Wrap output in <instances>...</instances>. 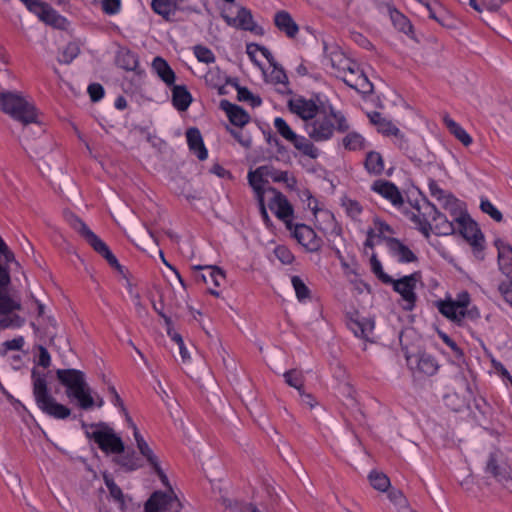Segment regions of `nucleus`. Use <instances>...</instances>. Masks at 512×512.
I'll use <instances>...</instances> for the list:
<instances>
[{
    "label": "nucleus",
    "mask_w": 512,
    "mask_h": 512,
    "mask_svg": "<svg viewBox=\"0 0 512 512\" xmlns=\"http://www.w3.org/2000/svg\"><path fill=\"white\" fill-rule=\"evenodd\" d=\"M128 427L131 428L136 447L149 467L158 475L166 491H155L145 504V512H180L182 504L172 489L169 479L162 469L161 461L149 443L140 433L136 424L128 418Z\"/></svg>",
    "instance_id": "1"
},
{
    "label": "nucleus",
    "mask_w": 512,
    "mask_h": 512,
    "mask_svg": "<svg viewBox=\"0 0 512 512\" xmlns=\"http://www.w3.org/2000/svg\"><path fill=\"white\" fill-rule=\"evenodd\" d=\"M11 264L20 267L14 253L0 236V329L19 328L25 323V318L18 313L22 309L21 301L5 291L10 283Z\"/></svg>",
    "instance_id": "2"
},
{
    "label": "nucleus",
    "mask_w": 512,
    "mask_h": 512,
    "mask_svg": "<svg viewBox=\"0 0 512 512\" xmlns=\"http://www.w3.org/2000/svg\"><path fill=\"white\" fill-rule=\"evenodd\" d=\"M303 129L311 140L321 143L331 140L335 130L347 131L349 123L345 115L329 103L324 104L322 110L311 121L304 123Z\"/></svg>",
    "instance_id": "3"
},
{
    "label": "nucleus",
    "mask_w": 512,
    "mask_h": 512,
    "mask_svg": "<svg viewBox=\"0 0 512 512\" xmlns=\"http://www.w3.org/2000/svg\"><path fill=\"white\" fill-rule=\"evenodd\" d=\"M435 306L441 315L457 325L466 318L475 320L480 317L479 309L471 305V296L465 290L458 292L455 298L447 296L436 301Z\"/></svg>",
    "instance_id": "4"
},
{
    "label": "nucleus",
    "mask_w": 512,
    "mask_h": 512,
    "mask_svg": "<svg viewBox=\"0 0 512 512\" xmlns=\"http://www.w3.org/2000/svg\"><path fill=\"white\" fill-rule=\"evenodd\" d=\"M0 110L23 125L38 123L34 104L21 92L0 91Z\"/></svg>",
    "instance_id": "5"
},
{
    "label": "nucleus",
    "mask_w": 512,
    "mask_h": 512,
    "mask_svg": "<svg viewBox=\"0 0 512 512\" xmlns=\"http://www.w3.org/2000/svg\"><path fill=\"white\" fill-rule=\"evenodd\" d=\"M59 381L66 387L67 396L76 400L79 407L87 410L95 404L92 390L85 381L84 374L75 369H63L57 371Z\"/></svg>",
    "instance_id": "6"
},
{
    "label": "nucleus",
    "mask_w": 512,
    "mask_h": 512,
    "mask_svg": "<svg viewBox=\"0 0 512 512\" xmlns=\"http://www.w3.org/2000/svg\"><path fill=\"white\" fill-rule=\"evenodd\" d=\"M421 280L419 273L415 272L409 275L393 279L387 284L392 285L393 290L401 297L402 308L406 311H412L416 307L417 302V285Z\"/></svg>",
    "instance_id": "7"
},
{
    "label": "nucleus",
    "mask_w": 512,
    "mask_h": 512,
    "mask_svg": "<svg viewBox=\"0 0 512 512\" xmlns=\"http://www.w3.org/2000/svg\"><path fill=\"white\" fill-rule=\"evenodd\" d=\"M83 427L87 428L86 425H83ZM86 434L106 453L118 454L124 450L123 441L112 429L99 425H91L89 429H86Z\"/></svg>",
    "instance_id": "8"
},
{
    "label": "nucleus",
    "mask_w": 512,
    "mask_h": 512,
    "mask_svg": "<svg viewBox=\"0 0 512 512\" xmlns=\"http://www.w3.org/2000/svg\"><path fill=\"white\" fill-rule=\"evenodd\" d=\"M72 226L111 266L120 267L109 247L80 218L73 217Z\"/></svg>",
    "instance_id": "9"
},
{
    "label": "nucleus",
    "mask_w": 512,
    "mask_h": 512,
    "mask_svg": "<svg viewBox=\"0 0 512 512\" xmlns=\"http://www.w3.org/2000/svg\"><path fill=\"white\" fill-rule=\"evenodd\" d=\"M450 214L451 217H454L456 231L472 246H480L483 239L482 234L476 222L463 212L462 204L457 207L456 211H451Z\"/></svg>",
    "instance_id": "10"
},
{
    "label": "nucleus",
    "mask_w": 512,
    "mask_h": 512,
    "mask_svg": "<svg viewBox=\"0 0 512 512\" xmlns=\"http://www.w3.org/2000/svg\"><path fill=\"white\" fill-rule=\"evenodd\" d=\"M329 101H323L319 98L307 99L302 96H296L289 100L288 107L290 111L301 118L304 123L311 121Z\"/></svg>",
    "instance_id": "11"
},
{
    "label": "nucleus",
    "mask_w": 512,
    "mask_h": 512,
    "mask_svg": "<svg viewBox=\"0 0 512 512\" xmlns=\"http://www.w3.org/2000/svg\"><path fill=\"white\" fill-rule=\"evenodd\" d=\"M266 203L276 217L285 223L286 228L292 230L294 210L286 196L276 189H269Z\"/></svg>",
    "instance_id": "12"
},
{
    "label": "nucleus",
    "mask_w": 512,
    "mask_h": 512,
    "mask_svg": "<svg viewBox=\"0 0 512 512\" xmlns=\"http://www.w3.org/2000/svg\"><path fill=\"white\" fill-rule=\"evenodd\" d=\"M425 215L430 216L431 232L436 235H451L456 231L454 217L449 220L446 215L440 213L436 206L428 201H424L422 208Z\"/></svg>",
    "instance_id": "13"
},
{
    "label": "nucleus",
    "mask_w": 512,
    "mask_h": 512,
    "mask_svg": "<svg viewBox=\"0 0 512 512\" xmlns=\"http://www.w3.org/2000/svg\"><path fill=\"white\" fill-rule=\"evenodd\" d=\"M353 63L338 47L325 46L323 65L332 75L339 78L347 69L353 67Z\"/></svg>",
    "instance_id": "14"
},
{
    "label": "nucleus",
    "mask_w": 512,
    "mask_h": 512,
    "mask_svg": "<svg viewBox=\"0 0 512 512\" xmlns=\"http://www.w3.org/2000/svg\"><path fill=\"white\" fill-rule=\"evenodd\" d=\"M406 361L410 370L427 376L436 374L439 369V364L435 357L425 352L407 354Z\"/></svg>",
    "instance_id": "15"
},
{
    "label": "nucleus",
    "mask_w": 512,
    "mask_h": 512,
    "mask_svg": "<svg viewBox=\"0 0 512 512\" xmlns=\"http://www.w3.org/2000/svg\"><path fill=\"white\" fill-rule=\"evenodd\" d=\"M370 190L388 201L395 208H400L404 203L399 188L391 181L384 179L375 180L371 184Z\"/></svg>",
    "instance_id": "16"
},
{
    "label": "nucleus",
    "mask_w": 512,
    "mask_h": 512,
    "mask_svg": "<svg viewBox=\"0 0 512 512\" xmlns=\"http://www.w3.org/2000/svg\"><path fill=\"white\" fill-rule=\"evenodd\" d=\"M32 13L42 22L57 29H66L68 20L45 2L32 5Z\"/></svg>",
    "instance_id": "17"
},
{
    "label": "nucleus",
    "mask_w": 512,
    "mask_h": 512,
    "mask_svg": "<svg viewBox=\"0 0 512 512\" xmlns=\"http://www.w3.org/2000/svg\"><path fill=\"white\" fill-rule=\"evenodd\" d=\"M297 242L310 252L318 251L321 247L322 240L315 231L305 224H293L292 230H289Z\"/></svg>",
    "instance_id": "18"
},
{
    "label": "nucleus",
    "mask_w": 512,
    "mask_h": 512,
    "mask_svg": "<svg viewBox=\"0 0 512 512\" xmlns=\"http://www.w3.org/2000/svg\"><path fill=\"white\" fill-rule=\"evenodd\" d=\"M343 82L360 93H370L373 90V85L367 78V76L359 70L356 63H353V67L347 69L340 77Z\"/></svg>",
    "instance_id": "19"
},
{
    "label": "nucleus",
    "mask_w": 512,
    "mask_h": 512,
    "mask_svg": "<svg viewBox=\"0 0 512 512\" xmlns=\"http://www.w3.org/2000/svg\"><path fill=\"white\" fill-rule=\"evenodd\" d=\"M248 183L254 191L256 200L266 199L269 189V177H267L266 166H259L255 170H250L247 175Z\"/></svg>",
    "instance_id": "20"
},
{
    "label": "nucleus",
    "mask_w": 512,
    "mask_h": 512,
    "mask_svg": "<svg viewBox=\"0 0 512 512\" xmlns=\"http://www.w3.org/2000/svg\"><path fill=\"white\" fill-rule=\"evenodd\" d=\"M394 234L393 228L380 218L373 220L372 226L367 231V239L365 242L366 246L373 247L380 244L382 241L388 243V239H394L391 237Z\"/></svg>",
    "instance_id": "21"
},
{
    "label": "nucleus",
    "mask_w": 512,
    "mask_h": 512,
    "mask_svg": "<svg viewBox=\"0 0 512 512\" xmlns=\"http://www.w3.org/2000/svg\"><path fill=\"white\" fill-rule=\"evenodd\" d=\"M222 17L230 27L251 32H254L257 29V25L253 20L250 10L244 7L239 8L236 16L234 17L227 13H223Z\"/></svg>",
    "instance_id": "22"
},
{
    "label": "nucleus",
    "mask_w": 512,
    "mask_h": 512,
    "mask_svg": "<svg viewBox=\"0 0 512 512\" xmlns=\"http://www.w3.org/2000/svg\"><path fill=\"white\" fill-rule=\"evenodd\" d=\"M390 255L399 263H412L417 260L415 253L399 239H388Z\"/></svg>",
    "instance_id": "23"
},
{
    "label": "nucleus",
    "mask_w": 512,
    "mask_h": 512,
    "mask_svg": "<svg viewBox=\"0 0 512 512\" xmlns=\"http://www.w3.org/2000/svg\"><path fill=\"white\" fill-rule=\"evenodd\" d=\"M485 472L491 474L501 483L512 482L510 468L506 464L498 463V456L496 453H491L489 455Z\"/></svg>",
    "instance_id": "24"
},
{
    "label": "nucleus",
    "mask_w": 512,
    "mask_h": 512,
    "mask_svg": "<svg viewBox=\"0 0 512 512\" xmlns=\"http://www.w3.org/2000/svg\"><path fill=\"white\" fill-rule=\"evenodd\" d=\"M37 406L48 416L59 420L66 419L71 414V410L67 406L58 403L52 396L39 401Z\"/></svg>",
    "instance_id": "25"
},
{
    "label": "nucleus",
    "mask_w": 512,
    "mask_h": 512,
    "mask_svg": "<svg viewBox=\"0 0 512 512\" xmlns=\"http://www.w3.org/2000/svg\"><path fill=\"white\" fill-rule=\"evenodd\" d=\"M429 191L431 196L438 200L442 207L449 212L456 211L457 207L462 204L453 195L441 189L435 181L429 182Z\"/></svg>",
    "instance_id": "26"
},
{
    "label": "nucleus",
    "mask_w": 512,
    "mask_h": 512,
    "mask_svg": "<svg viewBox=\"0 0 512 512\" xmlns=\"http://www.w3.org/2000/svg\"><path fill=\"white\" fill-rule=\"evenodd\" d=\"M424 201L425 200L418 203L412 211L407 212V217L425 237H429L431 233V221L430 216L425 215L422 211Z\"/></svg>",
    "instance_id": "27"
},
{
    "label": "nucleus",
    "mask_w": 512,
    "mask_h": 512,
    "mask_svg": "<svg viewBox=\"0 0 512 512\" xmlns=\"http://www.w3.org/2000/svg\"><path fill=\"white\" fill-rule=\"evenodd\" d=\"M186 138L189 149L197 156L201 161H204L208 157V150L206 149L202 135L197 128H189L186 131Z\"/></svg>",
    "instance_id": "28"
},
{
    "label": "nucleus",
    "mask_w": 512,
    "mask_h": 512,
    "mask_svg": "<svg viewBox=\"0 0 512 512\" xmlns=\"http://www.w3.org/2000/svg\"><path fill=\"white\" fill-rule=\"evenodd\" d=\"M348 327L356 337L368 340L374 330L375 323L372 318L357 317L349 321Z\"/></svg>",
    "instance_id": "29"
},
{
    "label": "nucleus",
    "mask_w": 512,
    "mask_h": 512,
    "mask_svg": "<svg viewBox=\"0 0 512 512\" xmlns=\"http://www.w3.org/2000/svg\"><path fill=\"white\" fill-rule=\"evenodd\" d=\"M274 22L276 27L290 38H294L299 31L297 23L286 11L277 12L274 17Z\"/></svg>",
    "instance_id": "30"
},
{
    "label": "nucleus",
    "mask_w": 512,
    "mask_h": 512,
    "mask_svg": "<svg viewBox=\"0 0 512 512\" xmlns=\"http://www.w3.org/2000/svg\"><path fill=\"white\" fill-rule=\"evenodd\" d=\"M194 270H207V274H201L202 280L209 285L210 283L213 284L215 287H220L223 282L225 281L226 275L225 272L217 267L212 265H194Z\"/></svg>",
    "instance_id": "31"
},
{
    "label": "nucleus",
    "mask_w": 512,
    "mask_h": 512,
    "mask_svg": "<svg viewBox=\"0 0 512 512\" xmlns=\"http://www.w3.org/2000/svg\"><path fill=\"white\" fill-rule=\"evenodd\" d=\"M221 105L223 109H225L232 124L242 127L250 121L249 114L240 106L231 104L227 101H223Z\"/></svg>",
    "instance_id": "32"
},
{
    "label": "nucleus",
    "mask_w": 512,
    "mask_h": 512,
    "mask_svg": "<svg viewBox=\"0 0 512 512\" xmlns=\"http://www.w3.org/2000/svg\"><path fill=\"white\" fill-rule=\"evenodd\" d=\"M192 103V95L183 85H175L172 89V104L180 112L186 111Z\"/></svg>",
    "instance_id": "33"
},
{
    "label": "nucleus",
    "mask_w": 512,
    "mask_h": 512,
    "mask_svg": "<svg viewBox=\"0 0 512 512\" xmlns=\"http://www.w3.org/2000/svg\"><path fill=\"white\" fill-rule=\"evenodd\" d=\"M33 394L36 403L48 398L50 395L47 389V376L44 372L36 369L32 370Z\"/></svg>",
    "instance_id": "34"
},
{
    "label": "nucleus",
    "mask_w": 512,
    "mask_h": 512,
    "mask_svg": "<svg viewBox=\"0 0 512 512\" xmlns=\"http://www.w3.org/2000/svg\"><path fill=\"white\" fill-rule=\"evenodd\" d=\"M308 136L299 135L292 143L295 149H297L302 155L310 158L317 159L321 155V150L315 146Z\"/></svg>",
    "instance_id": "35"
},
{
    "label": "nucleus",
    "mask_w": 512,
    "mask_h": 512,
    "mask_svg": "<svg viewBox=\"0 0 512 512\" xmlns=\"http://www.w3.org/2000/svg\"><path fill=\"white\" fill-rule=\"evenodd\" d=\"M152 68L165 84L172 85L175 82V73L163 58L155 57Z\"/></svg>",
    "instance_id": "36"
},
{
    "label": "nucleus",
    "mask_w": 512,
    "mask_h": 512,
    "mask_svg": "<svg viewBox=\"0 0 512 512\" xmlns=\"http://www.w3.org/2000/svg\"><path fill=\"white\" fill-rule=\"evenodd\" d=\"M388 13L394 27L403 32L406 35H410L413 32L412 24L409 19L392 6H388Z\"/></svg>",
    "instance_id": "37"
},
{
    "label": "nucleus",
    "mask_w": 512,
    "mask_h": 512,
    "mask_svg": "<svg viewBox=\"0 0 512 512\" xmlns=\"http://www.w3.org/2000/svg\"><path fill=\"white\" fill-rule=\"evenodd\" d=\"M446 127L449 129L450 133L455 136L464 146H469L472 144V137L468 134V132L456 121H454L449 116H445L443 119Z\"/></svg>",
    "instance_id": "38"
},
{
    "label": "nucleus",
    "mask_w": 512,
    "mask_h": 512,
    "mask_svg": "<svg viewBox=\"0 0 512 512\" xmlns=\"http://www.w3.org/2000/svg\"><path fill=\"white\" fill-rule=\"evenodd\" d=\"M364 164L367 172L374 175H380L385 168L381 154L376 151L367 153Z\"/></svg>",
    "instance_id": "39"
},
{
    "label": "nucleus",
    "mask_w": 512,
    "mask_h": 512,
    "mask_svg": "<svg viewBox=\"0 0 512 512\" xmlns=\"http://www.w3.org/2000/svg\"><path fill=\"white\" fill-rule=\"evenodd\" d=\"M151 8L156 14L168 20L174 15L177 4L176 1L174 2L172 0H152Z\"/></svg>",
    "instance_id": "40"
},
{
    "label": "nucleus",
    "mask_w": 512,
    "mask_h": 512,
    "mask_svg": "<svg viewBox=\"0 0 512 512\" xmlns=\"http://www.w3.org/2000/svg\"><path fill=\"white\" fill-rule=\"evenodd\" d=\"M377 130L385 136H395L399 141V147H404V144L406 143L404 136L392 121L385 119L382 123H379Z\"/></svg>",
    "instance_id": "41"
},
{
    "label": "nucleus",
    "mask_w": 512,
    "mask_h": 512,
    "mask_svg": "<svg viewBox=\"0 0 512 512\" xmlns=\"http://www.w3.org/2000/svg\"><path fill=\"white\" fill-rule=\"evenodd\" d=\"M345 149L350 151L363 150L366 148L365 138L357 132H349L342 140Z\"/></svg>",
    "instance_id": "42"
},
{
    "label": "nucleus",
    "mask_w": 512,
    "mask_h": 512,
    "mask_svg": "<svg viewBox=\"0 0 512 512\" xmlns=\"http://www.w3.org/2000/svg\"><path fill=\"white\" fill-rule=\"evenodd\" d=\"M341 206L352 220H358L363 211L362 205L357 200L349 197L342 198Z\"/></svg>",
    "instance_id": "43"
},
{
    "label": "nucleus",
    "mask_w": 512,
    "mask_h": 512,
    "mask_svg": "<svg viewBox=\"0 0 512 512\" xmlns=\"http://www.w3.org/2000/svg\"><path fill=\"white\" fill-rule=\"evenodd\" d=\"M274 127L276 131L283 137L286 141L291 144L295 141V139L299 136L296 132L292 130L289 124L282 117H276L274 119Z\"/></svg>",
    "instance_id": "44"
},
{
    "label": "nucleus",
    "mask_w": 512,
    "mask_h": 512,
    "mask_svg": "<svg viewBox=\"0 0 512 512\" xmlns=\"http://www.w3.org/2000/svg\"><path fill=\"white\" fill-rule=\"evenodd\" d=\"M291 284L299 302L305 303L310 299V290L299 276H292Z\"/></svg>",
    "instance_id": "45"
},
{
    "label": "nucleus",
    "mask_w": 512,
    "mask_h": 512,
    "mask_svg": "<svg viewBox=\"0 0 512 512\" xmlns=\"http://www.w3.org/2000/svg\"><path fill=\"white\" fill-rule=\"evenodd\" d=\"M368 479L370 481L371 486L380 491L385 492L390 486V479L381 472L373 470L369 473Z\"/></svg>",
    "instance_id": "46"
},
{
    "label": "nucleus",
    "mask_w": 512,
    "mask_h": 512,
    "mask_svg": "<svg viewBox=\"0 0 512 512\" xmlns=\"http://www.w3.org/2000/svg\"><path fill=\"white\" fill-rule=\"evenodd\" d=\"M104 482L107 489L109 490L111 498L119 504L121 509H123L125 505V500L121 488L107 474H104Z\"/></svg>",
    "instance_id": "47"
},
{
    "label": "nucleus",
    "mask_w": 512,
    "mask_h": 512,
    "mask_svg": "<svg viewBox=\"0 0 512 512\" xmlns=\"http://www.w3.org/2000/svg\"><path fill=\"white\" fill-rule=\"evenodd\" d=\"M312 214L317 222L325 223L326 226L323 229H327L333 226L334 224V215L331 211L326 209L324 205L320 202L318 204V210L314 209Z\"/></svg>",
    "instance_id": "48"
},
{
    "label": "nucleus",
    "mask_w": 512,
    "mask_h": 512,
    "mask_svg": "<svg viewBox=\"0 0 512 512\" xmlns=\"http://www.w3.org/2000/svg\"><path fill=\"white\" fill-rule=\"evenodd\" d=\"M498 264L502 272L512 265V247L510 245L502 244L498 247Z\"/></svg>",
    "instance_id": "49"
},
{
    "label": "nucleus",
    "mask_w": 512,
    "mask_h": 512,
    "mask_svg": "<svg viewBox=\"0 0 512 512\" xmlns=\"http://www.w3.org/2000/svg\"><path fill=\"white\" fill-rule=\"evenodd\" d=\"M193 53L199 62L211 64L216 61V57L212 50L203 45L194 46Z\"/></svg>",
    "instance_id": "50"
},
{
    "label": "nucleus",
    "mask_w": 512,
    "mask_h": 512,
    "mask_svg": "<svg viewBox=\"0 0 512 512\" xmlns=\"http://www.w3.org/2000/svg\"><path fill=\"white\" fill-rule=\"evenodd\" d=\"M370 267L372 272L380 279L383 283L387 284L392 281V277L386 274L383 270L382 263L376 256V254H372L370 258Z\"/></svg>",
    "instance_id": "51"
},
{
    "label": "nucleus",
    "mask_w": 512,
    "mask_h": 512,
    "mask_svg": "<svg viewBox=\"0 0 512 512\" xmlns=\"http://www.w3.org/2000/svg\"><path fill=\"white\" fill-rule=\"evenodd\" d=\"M237 96L240 101L249 102L253 108L259 107L262 104V99L259 96L254 95L246 87H239L237 89Z\"/></svg>",
    "instance_id": "52"
},
{
    "label": "nucleus",
    "mask_w": 512,
    "mask_h": 512,
    "mask_svg": "<svg viewBox=\"0 0 512 512\" xmlns=\"http://www.w3.org/2000/svg\"><path fill=\"white\" fill-rule=\"evenodd\" d=\"M298 197L301 200V202L303 203V205L307 209L311 210V212L314 209L318 210V204L320 203V201L317 198H315L308 189H306V188L300 189L298 191Z\"/></svg>",
    "instance_id": "53"
},
{
    "label": "nucleus",
    "mask_w": 512,
    "mask_h": 512,
    "mask_svg": "<svg viewBox=\"0 0 512 512\" xmlns=\"http://www.w3.org/2000/svg\"><path fill=\"white\" fill-rule=\"evenodd\" d=\"M101 9L108 16H115L122 10L121 0H101Z\"/></svg>",
    "instance_id": "54"
},
{
    "label": "nucleus",
    "mask_w": 512,
    "mask_h": 512,
    "mask_svg": "<svg viewBox=\"0 0 512 512\" xmlns=\"http://www.w3.org/2000/svg\"><path fill=\"white\" fill-rule=\"evenodd\" d=\"M285 382L300 391L303 387V377L302 374L297 370H289L283 375Z\"/></svg>",
    "instance_id": "55"
},
{
    "label": "nucleus",
    "mask_w": 512,
    "mask_h": 512,
    "mask_svg": "<svg viewBox=\"0 0 512 512\" xmlns=\"http://www.w3.org/2000/svg\"><path fill=\"white\" fill-rule=\"evenodd\" d=\"M79 52V47L76 44L69 43L59 56V62L69 64L79 55Z\"/></svg>",
    "instance_id": "56"
},
{
    "label": "nucleus",
    "mask_w": 512,
    "mask_h": 512,
    "mask_svg": "<svg viewBox=\"0 0 512 512\" xmlns=\"http://www.w3.org/2000/svg\"><path fill=\"white\" fill-rule=\"evenodd\" d=\"M481 210L488 214L493 220L500 222L503 218L502 213L488 199H482L480 203Z\"/></svg>",
    "instance_id": "57"
},
{
    "label": "nucleus",
    "mask_w": 512,
    "mask_h": 512,
    "mask_svg": "<svg viewBox=\"0 0 512 512\" xmlns=\"http://www.w3.org/2000/svg\"><path fill=\"white\" fill-rule=\"evenodd\" d=\"M109 392L111 394V398H110V402L117 408L120 409V411L125 415L126 417V421L128 422V418H130V416L128 415V412L127 410L125 409V406H124V403H123V400L121 399L120 395L118 394V392L116 391L115 387L114 386H110L109 387Z\"/></svg>",
    "instance_id": "58"
},
{
    "label": "nucleus",
    "mask_w": 512,
    "mask_h": 512,
    "mask_svg": "<svg viewBox=\"0 0 512 512\" xmlns=\"http://www.w3.org/2000/svg\"><path fill=\"white\" fill-rule=\"evenodd\" d=\"M269 81L275 84H286L287 76L282 68L274 64L269 75Z\"/></svg>",
    "instance_id": "59"
},
{
    "label": "nucleus",
    "mask_w": 512,
    "mask_h": 512,
    "mask_svg": "<svg viewBox=\"0 0 512 512\" xmlns=\"http://www.w3.org/2000/svg\"><path fill=\"white\" fill-rule=\"evenodd\" d=\"M87 90L93 102H97L104 97V88L99 83L90 84Z\"/></svg>",
    "instance_id": "60"
},
{
    "label": "nucleus",
    "mask_w": 512,
    "mask_h": 512,
    "mask_svg": "<svg viewBox=\"0 0 512 512\" xmlns=\"http://www.w3.org/2000/svg\"><path fill=\"white\" fill-rule=\"evenodd\" d=\"M275 253H276V256L277 258L283 263V264H291L293 259H294V256L292 255V253L290 252L289 249H287L286 247L284 246H278L276 249H275Z\"/></svg>",
    "instance_id": "61"
},
{
    "label": "nucleus",
    "mask_w": 512,
    "mask_h": 512,
    "mask_svg": "<svg viewBox=\"0 0 512 512\" xmlns=\"http://www.w3.org/2000/svg\"><path fill=\"white\" fill-rule=\"evenodd\" d=\"M230 133L243 147H250L251 137L248 134H244L243 131L236 129H231Z\"/></svg>",
    "instance_id": "62"
},
{
    "label": "nucleus",
    "mask_w": 512,
    "mask_h": 512,
    "mask_svg": "<svg viewBox=\"0 0 512 512\" xmlns=\"http://www.w3.org/2000/svg\"><path fill=\"white\" fill-rule=\"evenodd\" d=\"M280 183H284L290 190H295L297 187V179L289 171H284L280 178Z\"/></svg>",
    "instance_id": "63"
},
{
    "label": "nucleus",
    "mask_w": 512,
    "mask_h": 512,
    "mask_svg": "<svg viewBox=\"0 0 512 512\" xmlns=\"http://www.w3.org/2000/svg\"><path fill=\"white\" fill-rule=\"evenodd\" d=\"M3 345L6 348V350L17 351L22 349L24 345V338L22 336H19L11 340L5 341Z\"/></svg>",
    "instance_id": "64"
}]
</instances>
